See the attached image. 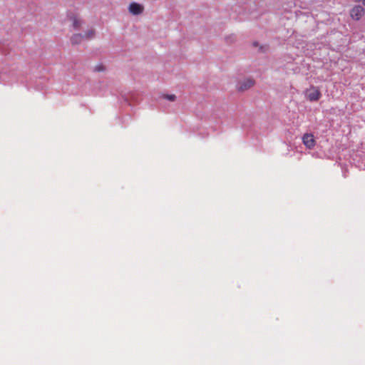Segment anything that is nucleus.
Masks as SVG:
<instances>
[{
  "mask_svg": "<svg viewBox=\"0 0 365 365\" xmlns=\"http://www.w3.org/2000/svg\"><path fill=\"white\" fill-rule=\"evenodd\" d=\"M255 85V81L252 78H244L238 82L237 88L239 91H245Z\"/></svg>",
  "mask_w": 365,
  "mask_h": 365,
  "instance_id": "f257e3e1",
  "label": "nucleus"
},
{
  "mask_svg": "<svg viewBox=\"0 0 365 365\" xmlns=\"http://www.w3.org/2000/svg\"><path fill=\"white\" fill-rule=\"evenodd\" d=\"M321 96V93L318 88H311L306 91V97L311 101H317Z\"/></svg>",
  "mask_w": 365,
  "mask_h": 365,
  "instance_id": "f03ea898",
  "label": "nucleus"
},
{
  "mask_svg": "<svg viewBox=\"0 0 365 365\" xmlns=\"http://www.w3.org/2000/svg\"><path fill=\"white\" fill-rule=\"evenodd\" d=\"M364 14V9L361 6H356L351 10V16L355 20L360 19Z\"/></svg>",
  "mask_w": 365,
  "mask_h": 365,
  "instance_id": "7ed1b4c3",
  "label": "nucleus"
},
{
  "mask_svg": "<svg viewBox=\"0 0 365 365\" xmlns=\"http://www.w3.org/2000/svg\"><path fill=\"white\" fill-rule=\"evenodd\" d=\"M303 143L308 148H312L315 145V140L312 134H305L302 138Z\"/></svg>",
  "mask_w": 365,
  "mask_h": 365,
  "instance_id": "20e7f679",
  "label": "nucleus"
},
{
  "mask_svg": "<svg viewBox=\"0 0 365 365\" xmlns=\"http://www.w3.org/2000/svg\"><path fill=\"white\" fill-rule=\"evenodd\" d=\"M143 7L139 4H137V3H132L130 4V6H129V11L134 14V15H138V14H140L143 12Z\"/></svg>",
  "mask_w": 365,
  "mask_h": 365,
  "instance_id": "39448f33",
  "label": "nucleus"
},
{
  "mask_svg": "<svg viewBox=\"0 0 365 365\" xmlns=\"http://www.w3.org/2000/svg\"><path fill=\"white\" fill-rule=\"evenodd\" d=\"M69 19L72 21V25L75 29H78L81 27L82 21L77 16L71 15Z\"/></svg>",
  "mask_w": 365,
  "mask_h": 365,
  "instance_id": "423d86ee",
  "label": "nucleus"
},
{
  "mask_svg": "<svg viewBox=\"0 0 365 365\" xmlns=\"http://www.w3.org/2000/svg\"><path fill=\"white\" fill-rule=\"evenodd\" d=\"M84 36L81 34H73L71 38L72 44H78L84 40Z\"/></svg>",
  "mask_w": 365,
  "mask_h": 365,
  "instance_id": "0eeeda50",
  "label": "nucleus"
},
{
  "mask_svg": "<svg viewBox=\"0 0 365 365\" xmlns=\"http://www.w3.org/2000/svg\"><path fill=\"white\" fill-rule=\"evenodd\" d=\"M83 36L85 39H91L95 36V31L93 29H89L85 33Z\"/></svg>",
  "mask_w": 365,
  "mask_h": 365,
  "instance_id": "6e6552de",
  "label": "nucleus"
},
{
  "mask_svg": "<svg viewBox=\"0 0 365 365\" xmlns=\"http://www.w3.org/2000/svg\"><path fill=\"white\" fill-rule=\"evenodd\" d=\"M106 68L103 64L96 65L94 68V71L101 72L105 71Z\"/></svg>",
  "mask_w": 365,
  "mask_h": 365,
  "instance_id": "1a4fd4ad",
  "label": "nucleus"
},
{
  "mask_svg": "<svg viewBox=\"0 0 365 365\" xmlns=\"http://www.w3.org/2000/svg\"><path fill=\"white\" fill-rule=\"evenodd\" d=\"M164 98L170 101H174L176 98V96L174 94H171V95H166L164 96Z\"/></svg>",
  "mask_w": 365,
  "mask_h": 365,
  "instance_id": "9d476101",
  "label": "nucleus"
},
{
  "mask_svg": "<svg viewBox=\"0 0 365 365\" xmlns=\"http://www.w3.org/2000/svg\"><path fill=\"white\" fill-rule=\"evenodd\" d=\"M356 2H361L364 5H365V0H354Z\"/></svg>",
  "mask_w": 365,
  "mask_h": 365,
  "instance_id": "9b49d317",
  "label": "nucleus"
}]
</instances>
